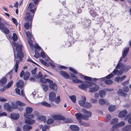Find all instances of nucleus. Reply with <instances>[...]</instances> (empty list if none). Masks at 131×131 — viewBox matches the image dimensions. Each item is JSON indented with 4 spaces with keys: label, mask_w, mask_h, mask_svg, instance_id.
Returning <instances> with one entry per match:
<instances>
[{
    "label": "nucleus",
    "mask_w": 131,
    "mask_h": 131,
    "mask_svg": "<svg viewBox=\"0 0 131 131\" xmlns=\"http://www.w3.org/2000/svg\"><path fill=\"white\" fill-rule=\"evenodd\" d=\"M22 46L21 45H19L17 46L16 47V50L17 51V56H16L14 52V56L15 59H17V58H19V60H16V63L14 65L13 69L15 70L16 73H17L18 68V65L19 63V62L24 57V55L22 52Z\"/></svg>",
    "instance_id": "f257e3e1"
},
{
    "label": "nucleus",
    "mask_w": 131,
    "mask_h": 131,
    "mask_svg": "<svg viewBox=\"0 0 131 131\" xmlns=\"http://www.w3.org/2000/svg\"><path fill=\"white\" fill-rule=\"evenodd\" d=\"M34 4L33 3H31L29 4L28 8L31 9L28 10L26 14L27 17L25 18L26 21H28L32 20L33 17L36 9V8L31 9L34 7Z\"/></svg>",
    "instance_id": "f03ea898"
},
{
    "label": "nucleus",
    "mask_w": 131,
    "mask_h": 131,
    "mask_svg": "<svg viewBox=\"0 0 131 131\" xmlns=\"http://www.w3.org/2000/svg\"><path fill=\"white\" fill-rule=\"evenodd\" d=\"M82 99L83 100H80L79 102V104L80 106L87 108H90L92 107V105L91 103L85 102L86 98L85 96H82Z\"/></svg>",
    "instance_id": "7ed1b4c3"
},
{
    "label": "nucleus",
    "mask_w": 131,
    "mask_h": 131,
    "mask_svg": "<svg viewBox=\"0 0 131 131\" xmlns=\"http://www.w3.org/2000/svg\"><path fill=\"white\" fill-rule=\"evenodd\" d=\"M89 88L90 89L89 91L92 92H96L99 89V87L97 85L93 83L89 84Z\"/></svg>",
    "instance_id": "20e7f679"
},
{
    "label": "nucleus",
    "mask_w": 131,
    "mask_h": 131,
    "mask_svg": "<svg viewBox=\"0 0 131 131\" xmlns=\"http://www.w3.org/2000/svg\"><path fill=\"white\" fill-rule=\"evenodd\" d=\"M76 118L79 121H81L82 119L87 120V117L86 116L80 113H77L75 114Z\"/></svg>",
    "instance_id": "39448f33"
},
{
    "label": "nucleus",
    "mask_w": 131,
    "mask_h": 131,
    "mask_svg": "<svg viewBox=\"0 0 131 131\" xmlns=\"http://www.w3.org/2000/svg\"><path fill=\"white\" fill-rule=\"evenodd\" d=\"M49 83V86L50 88L54 91H56L57 89L56 84L55 83H53L52 81V82H50Z\"/></svg>",
    "instance_id": "423d86ee"
},
{
    "label": "nucleus",
    "mask_w": 131,
    "mask_h": 131,
    "mask_svg": "<svg viewBox=\"0 0 131 131\" xmlns=\"http://www.w3.org/2000/svg\"><path fill=\"white\" fill-rule=\"evenodd\" d=\"M56 95L55 93L53 92H51L50 93L49 99L50 101L53 102L55 99Z\"/></svg>",
    "instance_id": "0eeeda50"
},
{
    "label": "nucleus",
    "mask_w": 131,
    "mask_h": 131,
    "mask_svg": "<svg viewBox=\"0 0 131 131\" xmlns=\"http://www.w3.org/2000/svg\"><path fill=\"white\" fill-rule=\"evenodd\" d=\"M53 118L56 120H62L64 118V116L60 115H56L53 116Z\"/></svg>",
    "instance_id": "6e6552de"
},
{
    "label": "nucleus",
    "mask_w": 131,
    "mask_h": 131,
    "mask_svg": "<svg viewBox=\"0 0 131 131\" xmlns=\"http://www.w3.org/2000/svg\"><path fill=\"white\" fill-rule=\"evenodd\" d=\"M89 84H86L85 83L81 84L78 85V87L81 90H84L89 88Z\"/></svg>",
    "instance_id": "1a4fd4ad"
},
{
    "label": "nucleus",
    "mask_w": 131,
    "mask_h": 131,
    "mask_svg": "<svg viewBox=\"0 0 131 131\" xmlns=\"http://www.w3.org/2000/svg\"><path fill=\"white\" fill-rule=\"evenodd\" d=\"M127 112L126 110H123L120 112L119 114V117L121 118L125 116L127 114Z\"/></svg>",
    "instance_id": "9d476101"
},
{
    "label": "nucleus",
    "mask_w": 131,
    "mask_h": 131,
    "mask_svg": "<svg viewBox=\"0 0 131 131\" xmlns=\"http://www.w3.org/2000/svg\"><path fill=\"white\" fill-rule=\"evenodd\" d=\"M24 85L23 81L21 80H20L16 83L17 87L20 89L23 88Z\"/></svg>",
    "instance_id": "9b49d317"
},
{
    "label": "nucleus",
    "mask_w": 131,
    "mask_h": 131,
    "mask_svg": "<svg viewBox=\"0 0 131 131\" xmlns=\"http://www.w3.org/2000/svg\"><path fill=\"white\" fill-rule=\"evenodd\" d=\"M82 112L86 115H85L87 117V120L88 119V117H90L91 116V113L90 112H88L85 109L83 108L82 109Z\"/></svg>",
    "instance_id": "f8f14e48"
},
{
    "label": "nucleus",
    "mask_w": 131,
    "mask_h": 131,
    "mask_svg": "<svg viewBox=\"0 0 131 131\" xmlns=\"http://www.w3.org/2000/svg\"><path fill=\"white\" fill-rule=\"evenodd\" d=\"M70 127L71 130L74 131H78L80 129L79 127L78 126L75 125H71Z\"/></svg>",
    "instance_id": "ddd939ff"
},
{
    "label": "nucleus",
    "mask_w": 131,
    "mask_h": 131,
    "mask_svg": "<svg viewBox=\"0 0 131 131\" xmlns=\"http://www.w3.org/2000/svg\"><path fill=\"white\" fill-rule=\"evenodd\" d=\"M11 117L14 119H18L19 117V115L18 114L13 113L10 114Z\"/></svg>",
    "instance_id": "4468645a"
},
{
    "label": "nucleus",
    "mask_w": 131,
    "mask_h": 131,
    "mask_svg": "<svg viewBox=\"0 0 131 131\" xmlns=\"http://www.w3.org/2000/svg\"><path fill=\"white\" fill-rule=\"evenodd\" d=\"M60 73L66 79H69V76L68 74L66 72L63 71H61L60 72Z\"/></svg>",
    "instance_id": "2eb2a0df"
},
{
    "label": "nucleus",
    "mask_w": 131,
    "mask_h": 131,
    "mask_svg": "<svg viewBox=\"0 0 131 131\" xmlns=\"http://www.w3.org/2000/svg\"><path fill=\"white\" fill-rule=\"evenodd\" d=\"M129 51V48H125L123 52L122 53L123 57L124 58L125 57Z\"/></svg>",
    "instance_id": "dca6fc26"
},
{
    "label": "nucleus",
    "mask_w": 131,
    "mask_h": 131,
    "mask_svg": "<svg viewBox=\"0 0 131 131\" xmlns=\"http://www.w3.org/2000/svg\"><path fill=\"white\" fill-rule=\"evenodd\" d=\"M40 81L43 83H46L47 82L49 83L50 82H52V81L48 79H46L45 78L43 77L41 78L40 79Z\"/></svg>",
    "instance_id": "f3484780"
},
{
    "label": "nucleus",
    "mask_w": 131,
    "mask_h": 131,
    "mask_svg": "<svg viewBox=\"0 0 131 131\" xmlns=\"http://www.w3.org/2000/svg\"><path fill=\"white\" fill-rule=\"evenodd\" d=\"M7 79L5 77H3L0 80V85L3 86L5 84L7 81Z\"/></svg>",
    "instance_id": "a211bd4d"
},
{
    "label": "nucleus",
    "mask_w": 131,
    "mask_h": 131,
    "mask_svg": "<svg viewBox=\"0 0 131 131\" xmlns=\"http://www.w3.org/2000/svg\"><path fill=\"white\" fill-rule=\"evenodd\" d=\"M99 94L100 96L101 97L104 98L105 97L106 93L104 90H100L99 91Z\"/></svg>",
    "instance_id": "6ab92c4d"
},
{
    "label": "nucleus",
    "mask_w": 131,
    "mask_h": 131,
    "mask_svg": "<svg viewBox=\"0 0 131 131\" xmlns=\"http://www.w3.org/2000/svg\"><path fill=\"white\" fill-rule=\"evenodd\" d=\"M4 108L8 111H10L11 110V106L8 103H5L4 105Z\"/></svg>",
    "instance_id": "aec40b11"
},
{
    "label": "nucleus",
    "mask_w": 131,
    "mask_h": 131,
    "mask_svg": "<svg viewBox=\"0 0 131 131\" xmlns=\"http://www.w3.org/2000/svg\"><path fill=\"white\" fill-rule=\"evenodd\" d=\"M131 130V125H129L123 127L122 131H129Z\"/></svg>",
    "instance_id": "412c9836"
},
{
    "label": "nucleus",
    "mask_w": 131,
    "mask_h": 131,
    "mask_svg": "<svg viewBox=\"0 0 131 131\" xmlns=\"http://www.w3.org/2000/svg\"><path fill=\"white\" fill-rule=\"evenodd\" d=\"M99 103L101 104H105L107 105L108 104V101L107 100H104L103 99H100L99 101Z\"/></svg>",
    "instance_id": "4be33fe9"
},
{
    "label": "nucleus",
    "mask_w": 131,
    "mask_h": 131,
    "mask_svg": "<svg viewBox=\"0 0 131 131\" xmlns=\"http://www.w3.org/2000/svg\"><path fill=\"white\" fill-rule=\"evenodd\" d=\"M28 113H25L24 114V117L29 119H31L34 117V116L33 115H30L28 114Z\"/></svg>",
    "instance_id": "5701e85b"
},
{
    "label": "nucleus",
    "mask_w": 131,
    "mask_h": 131,
    "mask_svg": "<svg viewBox=\"0 0 131 131\" xmlns=\"http://www.w3.org/2000/svg\"><path fill=\"white\" fill-rule=\"evenodd\" d=\"M30 73L28 71L26 72L24 74V79L25 80L28 79L30 76Z\"/></svg>",
    "instance_id": "b1692460"
},
{
    "label": "nucleus",
    "mask_w": 131,
    "mask_h": 131,
    "mask_svg": "<svg viewBox=\"0 0 131 131\" xmlns=\"http://www.w3.org/2000/svg\"><path fill=\"white\" fill-rule=\"evenodd\" d=\"M32 127L28 125H25L23 127V129L24 131H27L31 129Z\"/></svg>",
    "instance_id": "393cba45"
},
{
    "label": "nucleus",
    "mask_w": 131,
    "mask_h": 131,
    "mask_svg": "<svg viewBox=\"0 0 131 131\" xmlns=\"http://www.w3.org/2000/svg\"><path fill=\"white\" fill-rule=\"evenodd\" d=\"M124 66H125L124 65V64L118 62L116 68L117 69H119L120 68H122V69Z\"/></svg>",
    "instance_id": "a878e982"
},
{
    "label": "nucleus",
    "mask_w": 131,
    "mask_h": 131,
    "mask_svg": "<svg viewBox=\"0 0 131 131\" xmlns=\"http://www.w3.org/2000/svg\"><path fill=\"white\" fill-rule=\"evenodd\" d=\"M116 107L115 106L113 105H110L108 107L109 111L111 112L114 111L116 109Z\"/></svg>",
    "instance_id": "bb28decb"
},
{
    "label": "nucleus",
    "mask_w": 131,
    "mask_h": 131,
    "mask_svg": "<svg viewBox=\"0 0 131 131\" xmlns=\"http://www.w3.org/2000/svg\"><path fill=\"white\" fill-rule=\"evenodd\" d=\"M62 120L64 121V122L66 123H70L72 122L73 121V120L72 119L68 118H66L65 117H64V119Z\"/></svg>",
    "instance_id": "cd10ccee"
},
{
    "label": "nucleus",
    "mask_w": 131,
    "mask_h": 131,
    "mask_svg": "<svg viewBox=\"0 0 131 131\" xmlns=\"http://www.w3.org/2000/svg\"><path fill=\"white\" fill-rule=\"evenodd\" d=\"M118 95L121 96H125L126 95V94L123 92L122 89H119V90L118 92Z\"/></svg>",
    "instance_id": "c85d7f7f"
},
{
    "label": "nucleus",
    "mask_w": 131,
    "mask_h": 131,
    "mask_svg": "<svg viewBox=\"0 0 131 131\" xmlns=\"http://www.w3.org/2000/svg\"><path fill=\"white\" fill-rule=\"evenodd\" d=\"M118 130L117 126L115 125H113L112 127L111 128L110 130V131H118Z\"/></svg>",
    "instance_id": "c756f323"
},
{
    "label": "nucleus",
    "mask_w": 131,
    "mask_h": 131,
    "mask_svg": "<svg viewBox=\"0 0 131 131\" xmlns=\"http://www.w3.org/2000/svg\"><path fill=\"white\" fill-rule=\"evenodd\" d=\"M43 90L45 92H46L48 89V86L45 84H42L41 85Z\"/></svg>",
    "instance_id": "7c9ffc66"
},
{
    "label": "nucleus",
    "mask_w": 131,
    "mask_h": 131,
    "mask_svg": "<svg viewBox=\"0 0 131 131\" xmlns=\"http://www.w3.org/2000/svg\"><path fill=\"white\" fill-rule=\"evenodd\" d=\"M26 112L25 113L30 114L32 112V108L30 107H27L26 108Z\"/></svg>",
    "instance_id": "2f4dec72"
},
{
    "label": "nucleus",
    "mask_w": 131,
    "mask_h": 131,
    "mask_svg": "<svg viewBox=\"0 0 131 131\" xmlns=\"http://www.w3.org/2000/svg\"><path fill=\"white\" fill-rule=\"evenodd\" d=\"M35 122V121L34 120L31 119H26L25 121V122L26 123L29 124H32Z\"/></svg>",
    "instance_id": "473e14b6"
},
{
    "label": "nucleus",
    "mask_w": 131,
    "mask_h": 131,
    "mask_svg": "<svg viewBox=\"0 0 131 131\" xmlns=\"http://www.w3.org/2000/svg\"><path fill=\"white\" fill-rule=\"evenodd\" d=\"M38 119L39 120L41 121H43L45 122L46 120V117L43 115H41L38 117Z\"/></svg>",
    "instance_id": "72a5a7b5"
},
{
    "label": "nucleus",
    "mask_w": 131,
    "mask_h": 131,
    "mask_svg": "<svg viewBox=\"0 0 131 131\" xmlns=\"http://www.w3.org/2000/svg\"><path fill=\"white\" fill-rule=\"evenodd\" d=\"M2 31L4 32L5 34H9V29L6 27L3 28Z\"/></svg>",
    "instance_id": "f704fd0d"
},
{
    "label": "nucleus",
    "mask_w": 131,
    "mask_h": 131,
    "mask_svg": "<svg viewBox=\"0 0 131 131\" xmlns=\"http://www.w3.org/2000/svg\"><path fill=\"white\" fill-rule=\"evenodd\" d=\"M41 104L44 106L47 107H49L51 106V105L48 103L46 101H43L41 103Z\"/></svg>",
    "instance_id": "c9c22d12"
},
{
    "label": "nucleus",
    "mask_w": 131,
    "mask_h": 131,
    "mask_svg": "<svg viewBox=\"0 0 131 131\" xmlns=\"http://www.w3.org/2000/svg\"><path fill=\"white\" fill-rule=\"evenodd\" d=\"M79 123L81 125L83 126H89V124H88L85 122H82L81 120L79 121Z\"/></svg>",
    "instance_id": "e433bc0d"
},
{
    "label": "nucleus",
    "mask_w": 131,
    "mask_h": 131,
    "mask_svg": "<svg viewBox=\"0 0 131 131\" xmlns=\"http://www.w3.org/2000/svg\"><path fill=\"white\" fill-rule=\"evenodd\" d=\"M42 75L41 72H39L38 75H34V77L36 79H38L42 77Z\"/></svg>",
    "instance_id": "4c0bfd02"
},
{
    "label": "nucleus",
    "mask_w": 131,
    "mask_h": 131,
    "mask_svg": "<svg viewBox=\"0 0 131 131\" xmlns=\"http://www.w3.org/2000/svg\"><path fill=\"white\" fill-rule=\"evenodd\" d=\"M105 83L106 84L110 85L112 84L113 83V81L111 80L108 79L105 80Z\"/></svg>",
    "instance_id": "58836bf2"
},
{
    "label": "nucleus",
    "mask_w": 131,
    "mask_h": 131,
    "mask_svg": "<svg viewBox=\"0 0 131 131\" xmlns=\"http://www.w3.org/2000/svg\"><path fill=\"white\" fill-rule=\"evenodd\" d=\"M118 122V119L117 118H114L111 120L110 123L111 124H114L117 123Z\"/></svg>",
    "instance_id": "ea45409f"
},
{
    "label": "nucleus",
    "mask_w": 131,
    "mask_h": 131,
    "mask_svg": "<svg viewBox=\"0 0 131 131\" xmlns=\"http://www.w3.org/2000/svg\"><path fill=\"white\" fill-rule=\"evenodd\" d=\"M13 83V81L12 80L11 81L9 82L5 86L6 89H8L10 88Z\"/></svg>",
    "instance_id": "a19ab883"
},
{
    "label": "nucleus",
    "mask_w": 131,
    "mask_h": 131,
    "mask_svg": "<svg viewBox=\"0 0 131 131\" xmlns=\"http://www.w3.org/2000/svg\"><path fill=\"white\" fill-rule=\"evenodd\" d=\"M16 103L17 105L20 106H24L25 105V104L24 103L18 101H17L16 102Z\"/></svg>",
    "instance_id": "79ce46f5"
},
{
    "label": "nucleus",
    "mask_w": 131,
    "mask_h": 131,
    "mask_svg": "<svg viewBox=\"0 0 131 131\" xmlns=\"http://www.w3.org/2000/svg\"><path fill=\"white\" fill-rule=\"evenodd\" d=\"M54 122V120L52 118H50L47 120V124H50L53 123Z\"/></svg>",
    "instance_id": "37998d69"
},
{
    "label": "nucleus",
    "mask_w": 131,
    "mask_h": 131,
    "mask_svg": "<svg viewBox=\"0 0 131 131\" xmlns=\"http://www.w3.org/2000/svg\"><path fill=\"white\" fill-rule=\"evenodd\" d=\"M26 34L28 39L31 38L32 37V34L29 31H27L26 32Z\"/></svg>",
    "instance_id": "c03bdc74"
},
{
    "label": "nucleus",
    "mask_w": 131,
    "mask_h": 131,
    "mask_svg": "<svg viewBox=\"0 0 131 131\" xmlns=\"http://www.w3.org/2000/svg\"><path fill=\"white\" fill-rule=\"evenodd\" d=\"M69 98L73 103L75 102L76 101V98L75 96L74 95L70 96H69Z\"/></svg>",
    "instance_id": "a18cd8bd"
},
{
    "label": "nucleus",
    "mask_w": 131,
    "mask_h": 131,
    "mask_svg": "<svg viewBox=\"0 0 131 131\" xmlns=\"http://www.w3.org/2000/svg\"><path fill=\"white\" fill-rule=\"evenodd\" d=\"M12 108L15 109H17L18 108L17 106L15 104L14 102H12Z\"/></svg>",
    "instance_id": "49530a36"
},
{
    "label": "nucleus",
    "mask_w": 131,
    "mask_h": 131,
    "mask_svg": "<svg viewBox=\"0 0 131 131\" xmlns=\"http://www.w3.org/2000/svg\"><path fill=\"white\" fill-rule=\"evenodd\" d=\"M73 82L74 83H81L83 82V81H82L81 80L78 79H73Z\"/></svg>",
    "instance_id": "de8ad7c7"
},
{
    "label": "nucleus",
    "mask_w": 131,
    "mask_h": 131,
    "mask_svg": "<svg viewBox=\"0 0 131 131\" xmlns=\"http://www.w3.org/2000/svg\"><path fill=\"white\" fill-rule=\"evenodd\" d=\"M69 70L75 74H78V72L76 70H75L74 69L72 68H70L69 69Z\"/></svg>",
    "instance_id": "09e8293b"
},
{
    "label": "nucleus",
    "mask_w": 131,
    "mask_h": 131,
    "mask_svg": "<svg viewBox=\"0 0 131 131\" xmlns=\"http://www.w3.org/2000/svg\"><path fill=\"white\" fill-rule=\"evenodd\" d=\"M28 42L30 47H33V41L31 38L28 39Z\"/></svg>",
    "instance_id": "8fccbe9b"
},
{
    "label": "nucleus",
    "mask_w": 131,
    "mask_h": 131,
    "mask_svg": "<svg viewBox=\"0 0 131 131\" xmlns=\"http://www.w3.org/2000/svg\"><path fill=\"white\" fill-rule=\"evenodd\" d=\"M131 68V67L130 66H128L126 67L123 70V71H125L126 72L128 71Z\"/></svg>",
    "instance_id": "3c124183"
},
{
    "label": "nucleus",
    "mask_w": 131,
    "mask_h": 131,
    "mask_svg": "<svg viewBox=\"0 0 131 131\" xmlns=\"http://www.w3.org/2000/svg\"><path fill=\"white\" fill-rule=\"evenodd\" d=\"M5 24L2 22H0V29L2 31V30L4 28Z\"/></svg>",
    "instance_id": "603ef678"
},
{
    "label": "nucleus",
    "mask_w": 131,
    "mask_h": 131,
    "mask_svg": "<svg viewBox=\"0 0 131 131\" xmlns=\"http://www.w3.org/2000/svg\"><path fill=\"white\" fill-rule=\"evenodd\" d=\"M55 102L57 104H58L60 102V97L59 96H57L56 99H55Z\"/></svg>",
    "instance_id": "864d4df0"
},
{
    "label": "nucleus",
    "mask_w": 131,
    "mask_h": 131,
    "mask_svg": "<svg viewBox=\"0 0 131 131\" xmlns=\"http://www.w3.org/2000/svg\"><path fill=\"white\" fill-rule=\"evenodd\" d=\"M13 39L15 41H16L17 39V36L15 33L13 34Z\"/></svg>",
    "instance_id": "5fc2aeb1"
},
{
    "label": "nucleus",
    "mask_w": 131,
    "mask_h": 131,
    "mask_svg": "<svg viewBox=\"0 0 131 131\" xmlns=\"http://www.w3.org/2000/svg\"><path fill=\"white\" fill-rule=\"evenodd\" d=\"M125 124V123L124 122L122 121L116 125L118 127H122L124 126Z\"/></svg>",
    "instance_id": "6e6d98bb"
},
{
    "label": "nucleus",
    "mask_w": 131,
    "mask_h": 131,
    "mask_svg": "<svg viewBox=\"0 0 131 131\" xmlns=\"http://www.w3.org/2000/svg\"><path fill=\"white\" fill-rule=\"evenodd\" d=\"M84 79L86 80L91 81L92 80V78L91 77L86 76H84L83 77Z\"/></svg>",
    "instance_id": "4d7b16f0"
},
{
    "label": "nucleus",
    "mask_w": 131,
    "mask_h": 131,
    "mask_svg": "<svg viewBox=\"0 0 131 131\" xmlns=\"http://www.w3.org/2000/svg\"><path fill=\"white\" fill-rule=\"evenodd\" d=\"M25 28L27 30L29 28V23L28 22L26 23L24 25Z\"/></svg>",
    "instance_id": "13d9d810"
},
{
    "label": "nucleus",
    "mask_w": 131,
    "mask_h": 131,
    "mask_svg": "<svg viewBox=\"0 0 131 131\" xmlns=\"http://www.w3.org/2000/svg\"><path fill=\"white\" fill-rule=\"evenodd\" d=\"M123 91L126 92H127L129 90V88L128 86H125L123 88Z\"/></svg>",
    "instance_id": "bf43d9fd"
},
{
    "label": "nucleus",
    "mask_w": 131,
    "mask_h": 131,
    "mask_svg": "<svg viewBox=\"0 0 131 131\" xmlns=\"http://www.w3.org/2000/svg\"><path fill=\"white\" fill-rule=\"evenodd\" d=\"M114 75V74L113 73H111L106 76L105 78L107 79H109L113 77Z\"/></svg>",
    "instance_id": "052dcab7"
},
{
    "label": "nucleus",
    "mask_w": 131,
    "mask_h": 131,
    "mask_svg": "<svg viewBox=\"0 0 131 131\" xmlns=\"http://www.w3.org/2000/svg\"><path fill=\"white\" fill-rule=\"evenodd\" d=\"M114 75V74L113 73H111L106 76L105 78L107 79H109L113 77Z\"/></svg>",
    "instance_id": "680f3d73"
},
{
    "label": "nucleus",
    "mask_w": 131,
    "mask_h": 131,
    "mask_svg": "<svg viewBox=\"0 0 131 131\" xmlns=\"http://www.w3.org/2000/svg\"><path fill=\"white\" fill-rule=\"evenodd\" d=\"M35 48L37 50H41V48L37 44H36L35 45Z\"/></svg>",
    "instance_id": "e2e57ef3"
},
{
    "label": "nucleus",
    "mask_w": 131,
    "mask_h": 131,
    "mask_svg": "<svg viewBox=\"0 0 131 131\" xmlns=\"http://www.w3.org/2000/svg\"><path fill=\"white\" fill-rule=\"evenodd\" d=\"M12 19L13 23L15 24L16 26L18 25V23L16 19L15 18H12Z\"/></svg>",
    "instance_id": "0e129e2a"
},
{
    "label": "nucleus",
    "mask_w": 131,
    "mask_h": 131,
    "mask_svg": "<svg viewBox=\"0 0 131 131\" xmlns=\"http://www.w3.org/2000/svg\"><path fill=\"white\" fill-rule=\"evenodd\" d=\"M90 14H91V15L93 17H95L96 15V13L95 12H93L92 10L90 11Z\"/></svg>",
    "instance_id": "69168bd1"
},
{
    "label": "nucleus",
    "mask_w": 131,
    "mask_h": 131,
    "mask_svg": "<svg viewBox=\"0 0 131 131\" xmlns=\"http://www.w3.org/2000/svg\"><path fill=\"white\" fill-rule=\"evenodd\" d=\"M13 73V72L11 70L7 74V75H9V79H11L12 78V74Z\"/></svg>",
    "instance_id": "338daca9"
},
{
    "label": "nucleus",
    "mask_w": 131,
    "mask_h": 131,
    "mask_svg": "<svg viewBox=\"0 0 131 131\" xmlns=\"http://www.w3.org/2000/svg\"><path fill=\"white\" fill-rule=\"evenodd\" d=\"M106 118L107 121H108L111 118V116L110 114H108L106 115Z\"/></svg>",
    "instance_id": "774afa93"
}]
</instances>
